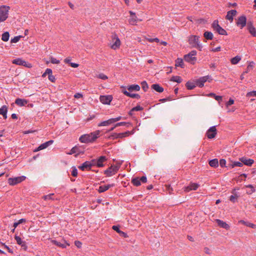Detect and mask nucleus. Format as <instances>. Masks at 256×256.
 <instances>
[{
	"instance_id": "1",
	"label": "nucleus",
	"mask_w": 256,
	"mask_h": 256,
	"mask_svg": "<svg viewBox=\"0 0 256 256\" xmlns=\"http://www.w3.org/2000/svg\"><path fill=\"white\" fill-rule=\"evenodd\" d=\"M100 134V130H96L89 134H83L80 136L79 140L82 143L92 142L98 138Z\"/></svg>"
},
{
	"instance_id": "2",
	"label": "nucleus",
	"mask_w": 256,
	"mask_h": 256,
	"mask_svg": "<svg viewBox=\"0 0 256 256\" xmlns=\"http://www.w3.org/2000/svg\"><path fill=\"white\" fill-rule=\"evenodd\" d=\"M10 9V6H2L0 7V22L6 20Z\"/></svg>"
},
{
	"instance_id": "3",
	"label": "nucleus",
	"mask_w": 256,
	"mask_h": 256,
	"mask_svg": "<svg viewBox=\"0 0 256 256\" xmlns=\"http://www.w3.org/2000/svg\"><path fill=\"white\" fill-rule=\"evenodd\" d=\"M196 53V52L194 50L191 51L188 54L184 56V60L185 61L194 64L196 60V58L195 56Z\"/></svg>"
},
{
	"instance_id": "4",
	"label": "nucleus",
	"mask_w": 256,
	"mask_h": 256,
	"mask_svg": "<svg viewBox=\"0 0 256 256\" xmlns=\"http://www.w3.org/2000/svg\"><path fill=\"white\" fill-rule=\"evenodd\" d=\"M110 45V48L113 50H116L120 48V41L116 34L112 35V40Z\"/></svg>"
},
{
	"instance_id": "5",
	"label": "nucleus",
	"mask_w": 256,
	"mask_h": 256,
	"mask_svg": "<svg viewBox=\"0 0 256 256\" xmlns=\"http://www.w3.org/2000/svg\"><path fill=\"white\" fill-rule=\"evenodd\" d=\"M26 178V177L24 176L14 178H10L8 180V182L10 186H14L24 181Z\"/></svg>"
},
{
	"instance_id": "6",
	"label": "nucleus",
	"mask_w": 256,
	"mask_h": 256,
	"mask_svg": "<svg viewBox=\"0 0 256 256\" xmlns=\"http://www.w3.org/2000/svg\"><path fill=\"white\" fill-rule=\"evenodd\" d=\"M120 166V164H119V166L112 165L110 168H108L107 170H104V174L107 176H108V177L111 176L117 172L119 170Z\"/></svg>"
},
{
	"instance_id": "7",
	"label": "nucleus",
	"mask_w": 256,
	"mask_h": 256,
	"mask_svg": "<svg viewBox=\"0 0 256 256\" xmlns=\"http://www.w3.org/2000/svg\"><path fill=\"white\" fill-rule=\"evenodd\" d=\"M212 79L210 76H206L200 78L195 80V82L197 86L200 88H202L204 86V82H210Z\"/></svg>"
},
{
	"instance_id": "8",
	"label": "nucleus",
	"mask_w": 256,
	"mask_h": 256,
	"mask_svg": "<svg viewBox=\"0 0 256 256\" xmlns=\"http://www.w3.org/2000/svg\"><path fill=\"white\" fill-rule=\"evenodd\" d=\"M212 27L213 29L216 31L220 34L227 35V32L223 28H222L219 24L217 20H214L212 24Z\"/></svg>"
},
{
	"instance_id": "9",
	"label": "nucleus",
	"mask_w": 256,
	"mask_h": 256,
	"mask_svg": "<svg viewBox=\"0 0 256 256\" xmlns=\"http://www.w3.org/2000/svg\"><path fill=\"white\" fill-rule=\"evenodd\" d=\"M147 181V178L146 176H142L141 178H135L132 180V183L135 186H139L141 183H146Z\"/></svg>"
},
{
	"instance_id": "10",
	"label": "nucleus",
	"mask_w": 256,
	"mask_h": 256,
	"mask_svg": "<svg viewBox=\"0 0 256 256\" xmlns=\"http://www.w3.org/2000/svg\"><path fill=\"white\" fill-rule=\"evenodd\" d=\"M246 18L244 16H241L237 20L236 24L240 27V28H242L246 26Z\"/></svg>"
},
{
	"instance_id": "11",
	"label": "nucleus",
	"mask_w": 256,
	"mask_h": 256,
	"mask_svg": "<svg viewBox=\"0 0 256 256\" xmlns=\"http://www.w3.org/2000/svg\"><path fill=\"white\" fill-rule=\"evenodd\" d=\"M199 42V36H197L191 35L188 37L189 44L194 47Z\"/></svg>"
},
{
	"instance_id": "12",
	"label": "nucleus",
	"mask_w": 256,
	"mask_h": 256,
	"mask_svg": "<svg viewBox=\"0 0 256 256\" xmlns=\"http://www.w3.org/2000/svg\"><path fill=\"white\" fill-rule=\"evenodd\" d=\"M112 100V96L110 95L102 96L100 98V102L104 104H110Z\"/></svg>"
},
{
	"instance_id": "13",
	"label": "nucleus",
	"mask_w": 256,
	"mask_h": 256,
	"mask_svg": "<svg viewBox=\"0 0 256 256\" xmlns=\"http://www.w3.org/2000/svg\"><path fill=\"white\" fill-rule=\"evenodd\" d=\"M216 134V126H211L206 132V136L208 138H214Z\"/></svg>"
},
{
	"instance_id": "14",
	"label": "nucleus",
	"mask_w": 256,
	"mask_h": 256,
	"mask_svg": "<svg viewBox=\"0 0 256 256\" xmlns=\"http://www.w3.org/2000/svg\"><path fill=\"white\" fill-rule=\"evenodd\" d=\"M200 185L196 183L191 182L188 186L184 188V191L186 192H188L190 190H196Z\"/></svg>"
},
{
	"instance_id": "15",
	"label": "nucleus",
	"mask_w": 256,
	"mask_h": 256,
	"mask_svg": "<svg viewBox=\"0 0 256 256\" xmlns=\"http://www.w3.org/2000/svg\"><path fill=\"white\" fill-rule=\"evenodd\" d=\"M54 140H50L49 141H48L42 144H41L36 149L34 152H36L42 150H44V148H48L49 146L51 145L52 144H53Z\"/></svg>"
},
{
	"instance_id": "16",
	"label": "nucleus",
	"mask_w": 256,
	"mask_h": 256,
	"mask_svg": "<svg viewBox=\"0 0 256 256\" xmlns=\"http://www.w3.org/2000/svg\"><path fill=\"white\" fill-rule=\"evenodd\" d=\"M237 12L235 10H232L228 11L227 12V14L226 16V18L230 20V22H232L233 20V17L236 15Z\"/></svg>"
},
{
	"instance_id": "17",
	"label": "nucleus",
	"mask_w": 256,
	"mask_h": 256,
	"mask_svg": "<svg viewBox=\"0 0 256 256\" xmlns=\"http://www.w3.org/2000/svg\"><path fill=\"white\" fill-rule=\"evenodd\" d=\"M51 242L53 244L62 248H66L67 246H69V244H68L66 241H64L62 242L56 240H52Z\"/></svg>"
},
{
	"instance_id": "18",
	"label": "nucleus",
	"mask_w": 256,
	"mask_h": 256,
	"mask_svg": "<svg viewBox=\"0 0 256 256\" xmlns=\"http://www.w3.org/2000/svg\"><path fill=\"white\" fill-rule=\"evenodd\" d=\"M114 186V184H109L107 185L100 186L98 187V192L100 193L104 192L108 190L110 188L113 187Z\"/></svg>"
},
{
	"instance_id": "19",
	"label": "nucleus",
	"mask_w": 256,
	"mask_h": 256,
	"mask_svg": "<svg viewBox=\"0 0 256 256\" xmlns=\"http://www.w3.org/2000/svg\"><path fill=\"white\" fill-rule=\"evenodd\" d=\"M78 168L82 170H90L91 168V164L90 163V162H85L80 166Z\"/></svg>"
},
{
	"instance_id": "20",
	"label": "nucleus",
	"mask_w": 256,
	"mask_h": 256,
	"mask_svg": "<svg viewBox=\"0 0 256 256\" xmlns=\"http://www.w3.org/2000/svg\"><path fill=\"white\" fill-rule=\"evenodd\" d=\"M248 29L250 32V33L254 37H256V29L253 26L252 24L250 23H248Z\"/></svg>"
},
{
	"instance_id": "21",
	"label": "nucleus",
	"mask_w": 256,
	"mask_h": 256,
	"mask_svg": "<svg viewBox=\"0 0 256 256\" xmlns=\"http://www.w3.org/2000/svg\"><path fill=\"white\" fill-rule=\"evenodd\" d=\"M14 238L18 244L24 248V249H26V245L25 242L22 240L21 238L18 236H16Z\"/></svg>"
},
{
	"instance_id": "22",
	"label": "nucleus",
	"mask_w": 256,
	"mask_h": 256,
	"mask_svg": "<svg viewBox=\"0 0 256 256\" xmlns=\"http://www.w3.org/2000/svg\"><path fill=\"white\" fill-rule=\"evenodd\" d=\"M216 222L218 224L220 227L225 228L226 230L229 229L230 226L226 222H224L222 220H218V219L216 220Z\"/></svg>"
},
{
	"instance_id": "23",
	"label": "nucleus",
	"mask_w": 256,
	"mask_h": 256,
	"mask_svg": "<svg viewBox=\"0 0 256 256\" xmlns=\"http://www.w3.org/2000/svg\"><path fill=\"white\" fill-rule=\"evenodd\" d=\"M107 160L105 156H101L97 160V166L100 168L104 166L103 162Z\"/></svg>"
},
{
	"instance_id": "24",
	"label": "nucleus",
	"mask_w": 256,
	"mask_h": 256,
	"mask_svg": "<svg viewBox=\"0 0 256 256\" xmlns=\"http://www.w3.org/2000/svg\"><path fill=\"white\" fill-rule=\"evenodd\" d=\"M134 134L133 131H127L122 133H118V134H116V138H122L124 137H126L129 136L130 134Z\"/></svg>"
},
{
	"instance_id": "25",
	"label": "nucleus",
	"mask_w": 256,
	"mask_h": 256,
	"mask_svg": "<svg viewBox=\"0 0 256 256\" xmlns=\"http://www.w3.org/2000/svg\"><path fill=\"white\" fill-rule=\"evenodd\" d=\"M28 101L24 99L16 98L15 100V104L18 106H22L26 104Z\"/></svg>"
},
{
	"instance_id": "26",
	"label": "nucleus",
	"mask_w": 256,
	"mask_h": 256,
	"mask_svg": "<svg viewBox=\"0 0 256 256\" xmlns=\"http://www.w3.org/2000/svg\"><path fill=\"white\" fill-rule=\"evenodd\" d=\"M241 162H242V164H244L245 165L248 166H251L254 162V160L252 159H246L244 158H242L240 159Z\"/></svg>"
},
{
	"instance_id": "27",
	"label": "nucleus",
	"mask_w": 256,
	"mask_h": 256,
	"mask_svg": "<svg viewBox=\"0 0 256 256\" xmlns=\"http://www.w3.org/2000/svg\"><path fill=\"white\" fill-rule=\"evenodd\" d=\"M122 92L126 96L132 98H136L137 99H139L140 98V96L138 94H131L130 92H128L126 90H123Z\"/></svg>"
},
{
	"instance_id": "28",
	"label": "nucleus",
	"mask_w": 256,
	"mask_h": 256,
	"mask_svg": "<svg viewBox=\"0 0 256 256\" xmlns=\"http://www.w3.org/2000/svg\"><path fill=\"white\" fill-rule=\"evenodd\" d=\"M128 90L130 92L139 91L140 86L138 84H132L128 86Z\"/></svg>"
},
{
	"instance_id": "29",
	"label": "nucleus",
	"mask_w": 256,
	"mask_h": 256,
	"mask_svg": "<svg viewBox=\"0 0 256 256\" xmlns=\"http://www.w3.org/2000/svg\"><path fill=\"white\" fill-rule=\"evenodd\" d=\"M7 112L8 108L6 106H3L1 108H0V114L2 115L4 119H6L7 118Z\"/></svg>"
},
{
	"instance_id": "30",
	"label": "nucleus",
	"mask_w": 256,
	"mask_h": 256,
	"mask_svg": "<svg viewBox=\"0 0 256 256\" xmlns=\"http://www.w3.org/2000/svg\"><path fill=\"white\" fill-rule=\"evenodd\" d=\"M114 120H112V118H110L107 120H105L104 122H101L98 124V126H108L112 124H113Z\"/></svg>"
},
{
	"instance_id": "31",
	"label": "nucleus",
	"mask_w": 256,
	"mask_h": 256,
	"mask_svg": "<svg viewBox=\"0 0 256 256\" xmlns=\"http://www.w3.org/2000/svg\"><path fill=\"white\" fill-rule=\"evenodd\" d=\"M152 88L158 92H164V88L160 86L158 84H152Z\"/></svg>"
},
{
	"instance_id": "32",
	"label": "nucleus",
	"mask_w": 256,
	"mask_h": 256,
	"mask_svg": "<svg viewBox=\"0 0 256 256\" xmlns=\"http://www.w3.org/2000/svg\"><path fill=\"white\" fill-rule=\"evenodd\" d=\"M238 222H239V223L242 224H243L247 226H248L250 228H256V225L254 224H253L252 223L245 222L244 220H240Z\"/></svg>"
},
{
	"instance_id": "33",
	"label": "nucleus",
	"mask_w": 256,
	"mask_h": 256,
	"mask_svg": "<svg viewBox=\"0 0 256 256\" xmlns=\"http://www.w3.org/2000/svg\"><path fill=\"white\" fill-rule=\"evenodd\" d=\"M12 64H16L19 66H22L24 64H25V60L20 58H18L12 60Z\"/></svg>"
},
{
	"instance_id": "34",
	"label": "nucleus",
	"mask_w": 256,
	"mask_h": 256,
	"mask_svg": "<svg viewBox=\"0 0 256 256\" xmlns=\"http://www.w3.org/2000/svg\"><path fill=\"white\" fill-rule=\"evenodd\" d=\"M209 164L210 166L214 168H216L218 166V159L214 158L212 160L209 162Z\"/></svg>"
},
{
	"instance_id": "35",
	"label": "nucleus",
	"mask_w": 256,
	"mask_h": 256,
	"mask_svg": "<svg viewBox=\"0 0 256 256\" xmlns=\"http://www.w3.org/2000/svg\"><path fill=\"white\" fill-rule=\"evenodd\" d=\"M138 20L136 16H130L128 20L129 23L132 25H135Z\"/></svg>"
},
{
	"instance_id": "36",
	"label": "nucleus",
	"mask_w": 256,
	"mask_h": 256,
	"mask_svg": "<svg viewBox=\"0 0 256 256\" xmlns=\"http://www.w3.org/2000/svg\"><path fill=\"white\" fill-rule=\"evenodd\" d=\"M176 66H180L182 68L184 67L183 60L180 58H178L176 60Z\"/></svg>"
},
{
	"instance_id": "37",
	"label": "nucleus",
	"mask_w": 256,
	"mask_h": 256,
	"mask_svg": "<svg viewBox=\"0 0 256 256\" xmlns=\"http://www.w3.org/2000/svg\"><path fill=\"white\" fill-rule=\"evenodd\" d=\"M112 228L114 230L116 231L119 234H124V237L127 236V235L125 232H123L122 231L120 230V226H112Z\"/></svg>"
},
{
	"instance_id": "38",
	"label": "nucleus",
	"mask_w": 256,
	"mask_h": 256,
	"mask_svg": "<svg viewBox=\"0 0 256 256\" xmlns=\"http://www.w3.org/2000/svg\"><path fill=\"white\" fill-rule=\"evenodd\" d=\"M196 86V84L195 82H188L186 83V86L188 90H192Z\"/></svg>"
},
{
	"instance_id": "39",
	"label": "nucleus",
	"mask_w": 256,
	"mask_h": 256,
	"mask_svg": "<svg viewBox=\"0 0 256 256\" xmlns=\"http://www.w3.org/2000/svg\"><path fill=\"white\" fill-rule=\"evenodd\" d=\"M241 60V58L240 56H236L232 58L230 60V62L233 64H237Z\"/></svg>"
},
{
	"instance_id": "40",
	"label": "nucleus",
	"mask_w": 256,
	"mask_h": 256,
	"mask_svg": "<svg viewBox=\"0 0 256 256\" xmlns=\"http://www.w3.org/2000/svg\"><path fill=\"white\" fill-rule=\"evenodd\" d=\"M204 38L207 40H211L213 38V34L210 32H204Z\"/></svg>"
},
{
	"instance_id": "41",
	"label": "nucleus",
	"mask_w": 256,
	"mask_h": 256,
	"mask_svg": "<svg viewBox=\"0 0 256 256\" xmlns=\"http://www.w3.org/2000/svg\"><path fill=\"white\" fill-rule=\"evenodd\" d=\"M246 187L250 188V190L246 192V194H251L256 192L252 184L246 185Z\"/></svg>"
},
{
	"instance_id": "42",
	"label": "nucleus",
	"mask_w": 256,
	"mask_h": 256,
	"mask_svg": "<svg viewBox=\"0 0 256 256\" xmlns=\"http://www.w3.org/2000/svg\"><path fill=\"white\" fill-rule=\"evenodd\" d=\"M10 34L8 32H4L2 36V40L4 42H7L9 40Z\"/></svg>"
},
{
	"instance_id": "43",
	"label": "nucleus",
	"mask_w": 256,
	"mask_h": 256,
	"mask_svg": "<svg viewBox=\"0 0 256 256\" xmlns=\"http://www.w3.org/2000/svg\"><path fill=\"white\" fill-rule=\"evenodd\" d=\"M170 80L178 83H180L182 82V79L179 76H173L172 77Z\"/></svg>"
},
{
	"instance_id": "44",
	"label": "nucleus",
	"mask_w": 256,
	"mask_h": 256,
	"mask_svg": "<svg viewBox=\"0 0 256 256\" xmlns=\"http://www.w3.org/2000/svg\"><path fill=\"white\" fill-rule=\"evenodd\" d=\"M76 153H80V151L78 150V148L76 146H74L70 150V152L68 153V154H72Z\"/></svg>"
},
{
	"instance_id": "45",
	"label": "nucleus",
	"mask_w": 256,
	"mask_h": 256,
	"mask_svg": "<svg viewBox=\"0 0 256 256\" xmlns=\"http://www.w3.org/2000/svg\"><path fill=\"white\" fill-rule=\"evenodd\" d=\"M254 67V62H250L248 65L247 66L246 70L244 72V73H248L250 70H252Z\"/></svg>"
},
{
	"instance_id": "46",
	"label": "nucleus",
	"mask_w": 256,
	"mask_h": 256,
	"mask_svg": "<svg viewBox=\"0 0 256 256\" xmlns=\"http://www.w3.org/2000/svg\"><path fill=\"white\" fill-rule=\"evenodd\" d=\"M242 166L243 164L242 162H234L232 164V168H234V166L242 167Z\"/></svg>"
},
{
	"instance_id": "47",
	"label": "nucleus",
	"mask_w": 256,
	"mask_h": 256,
	"mask_svg": "<svg viewBox=\"0 0 256 256\" xmlns=\"http://www.w3.org/2000/svg\"><path fill=\"white\" fill-rule=\"evenodd\" d=\"M97 78H100L103 80H106L108 78V76L102 73H100L97 75Z\"/></svg>"
},
{
	"instance_id": "48",
	"label": "nucleus",
	"mask_w": 256,
	"mask_h": 256,
	"mask_svg": "<svg viewBox=\"0 0 256 256\" xmlns=\"http://www.w3.org/2000/svg\"><path fill=\"white\" fill-rule=\"evenodd\" d=\"M21 37L22 36H14L13 38L11 39V40H10L11 42L12 43H16V42H18L20 40Z\"/></svg>"
},
{
	"instance_id": "49",
	"label": "nucleus",
	"mask_w": 256,
	"mask_h": 256,
	"mask_svg": "<svg viewBox=\"0 0 256 256\" xmlns=\"http://www.w3.org/2000/svg\"><path fill=\"white\" fill-rule=\"evenodd\" d=\"M54 194H49L44 196H43V198L44 200H53V196Z\"/></svg>"
},
{
	"instance_id": "50",
	"label": "nucleus",
	"mask_w": 256,
	"mask_h": 256,
	"mask_svg": "<svg viewBox=\"0 0 256 256\" xmlns=\"http://www.w3.org/2000/svg\"><path fill=\"white\" fill-rule=\"evenodd\" d=\"M130 124L128 123V122H120L117 123L115 125V127H117V126H129Z\"/></svg>"
},
{
	"instance_id": "51",
	"label": "nucleus",
	"mask_w": 256,
	"mask_h": 256,
	"mask_svg": "<svg viewBox=\"0 0 256 256\" xmlns=\"http://www.w3.org/2000/svg\"><path fill=\"white\" fill-rule=\"evenodd\" d=\"M50 62L54 64H58L60 62L59 60L53 57L50 58Z\"/></svg>"
},
{
	"instance_id": "52",
	"label": "nucleus",
	"mask_w": 256,
	"mask_h": 256,
	"mask_svg": "<svg viewBox=\"0 0 256 256\" xmlns=\"http://www.w3.org/2000/svg\"><path fill=\"white\" fill-rule=\"evenodd\" d=\"M143 110V108L140 106H137L134 108H133L131 111H140Z\"/></svg>"
},
{
	"instance_id": "53",
	"label": "nucleus",
	"mask_w": 256,
	"mask_h": 256,
	"mask_svg": "<svg viewBox=\"0 0 256 256\" xmlns=\"http://www.w3.org/2000/svg\"><path fill=\"white\" fill-rule=\"evenodd\" d=\"M142 89L144 90V91H146L147 89L148 88V85L146 82H142Z\"/></svg>"
},
{
	"instance_id": "54",
	"label": "nucleus",
	"mask_w": 256,
	"mask_h": 256,
	"mask_svg": "<svg viewBox=\"0 0 256 256\" xmlns=\"http://www.w3.org/2000/svg\"><path fill=\"white\" fill-rule=\"evenodd\" d=\"M246 96H248V97L256 96V91H252V92H248L246 94Z\"/></svg>"
},
{
	"instance_id": "55",
	"label": "nucleus",
	"mask_w": 256,
	"mask_h": 256,
	"mask_svg": "<svg viewBox=\"0 0 256 256\" xmlns=\"http://www.w3.org/2000/svg\"><path fill=\"white\" fill-rule=\"evenodd\" d=\"M238 198V196L237 195H236V194H235V195H232L230 197V200L231 202H235L236 200Z\"/></svg>"
},
{
	"instance_id": "56",
	"label": "nucleus",
	"mask_w": 256,
	"mask_h": 256,
	"mask_svg": "<svg viewBox=\"0 0 256 256\" xmlns=\"http://www.w3.org/2000/svg\"><path fill=\"white\" fill-rule=\"evenodd\" d=\"M226 161L225 160L221 159L220 160V166L224 167L226 166Z\"/></svg>"
},
{
	"instance_id": "57",
	"label": "nucleus",
	"mask_w": 256,
	"mask_h": 256,
	"mask_svg": "<svg viewBox=\"0 0 256 256\" xmlns=\"http://www.w3.org/2000/svg\"><path fill=\"white\" fill-rule=\"evenodd\" d=\"M48 80L52 82H54L56 80L55 76H53L52 74L48 76Z\"/></svg>"
},
{
	"instance_id": "58",
	"label": "nucleus",
	"mask_w": 256,
	"mask_h": 256,
	"mask_svg": "<svg viewBox=\"0 0 256 256\" xmlns=\"http://www.w3.org/2000/svg\"><path fill=\"white\" fill-rule=\"evenodd\" d=\"M72 174L74 176H76L78 175V170L76 168H74L72 169Z\"/></svg>"
},
{
	"instance_id": "59",
	"label": "nucleus",
	"mask_w": 256,
	"mask_h": 256,
	"mask_svg": "<svg viewBox=\"0 0 256 256\" xmlns=\"http://www.w3.org/2000/svg\"><path fill=\"white\" fill-rule=\"evenodd\" d=\"M166 190L168 191L170 194L173 190L172 188L171 187L170 185H166Z\"/></svg>"
},
{
	"instance_id": "60",
	"label": "nucleus",
	"mask_w": 256,
	"mask_h": 256,
	"mask_svg": "<svg viewBox=\"0 0 256 256\" xmlns=\"http://www.w3.org/2000/svg\"><path fill=\"white\" fill-rule=\"evenodd\" d=\"M234 100L230 98L229 100L226 103V106L227 107L229 106H230L234 104Z\"/></svg>"
},
{
	"instance_id": "61",
	"label": "nucleus",
	"mask_w": 256,
	"mask_h": 256,
	"mask_svg": "<svg viewBox=\"0 0 256 256\" xmlns=\"http://www.w3.org/2000/svg\"><path fill=\"white\" fill-rule=\"evenodd\" d=\"M90 163L91 164V167L93 166H97V160L94 159L92 160L91 161H90Z\"/></svg>"
},
{
	"instance_id": "62",
	"label": "nucleus",
	"mask_w": 256,
	"mask_h": 256,
	"mask_svg": "<svg viewBox=\"0 0 256 256\" xmlns=\"http://www.w3.org/2000/svg\"><path fill=\"white\" fill-rule=\"evenodd\" d=\"M23 66L26 67V68H32V65L30 63H28L26 62L25 61V64H22Z\"/></svg>"
},
{
	"instance_id": "63",
	"label": "nucleus",
	"mask_w": 256,
	"mask_h": 256,
	"mask_svg": "<svg viewBox=\"0 0 256 256\" xmlns=\"http://www.w3.org/2000/svg\"><path fill=\"white\" fill-rule=\"evenodd\" d=\"M45 72H46V75L48 74V76L50 75V74H52V70L51 69H50V68L46 69Z\"/></svg>"
},
{
	"instance_id": "64",
	"label": "nucleus",
	"mask_w": 256,
	"mask_h": 256,
	"mask_svg": "<svg viewBox=\"0 0 256 256\" xmlns=\"http://www.w3.org/2000/svg\"><path fill=\"white\" fill-rule=\"evenodd\" d=\"M194 48H198L200 50H202V45L201 44H200V42L198 43V44H196Z\"/></svg>"
}]
</instances>
